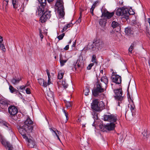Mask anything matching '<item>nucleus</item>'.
<instances>
[{
  "label": "nucleus",
  "instance_id": "nucleus-1",
  "mask_svg": "<svg viewBox=\"0 0 150 150\" xmlns=\"http://www.w3.org/2000/svg\"><path fill=\"white\" fill-rule=\"evenodd\" d=\"M33 124V121L30 118H28L24 122L23 125L19 129V132L23 138L27 139L28 137L26 135L32 132Z\"/></svg>",
  "mask_w": 150,
  "mask_h": 150
},
{
  "label": "nucleus",
  "instance_id": "nucleus-2",
  "mask_svg": "<svg viewBox=\"0 0 150 150\" xmlns=\"http://www.w3.org/2000/svg\"><path fill=\"white\" fill-rule=\"evenodd\" d=\"M106 88V84L103 85L102 83L98 82L96 87L92 90L93 95L95 96H97L100 93L103 92Z\"/></svg>",
  "mask_w": 150,
  "mask_h": 150
},
{
  "label": "nucleus",
  "instance_id": "nucleus-3",
  "mask_svg": "<svg viewBox=\"0 0 150 150\" xmlns=\"http://www.w3.org/2000/svg\"><path fill=\"white\" fill-rule=\"evenodd\" d=\"M93 45H92L91 49L95 51H97L100 50L104 46V43L102 41L98 39L93 42Z\"/></svg>",
  "mask_w": 150,
  "mask_h": 150
},
{
  "label": "nucleus",
  "instance_id": "nucleus-4",
  "mask_svg": "<svg viewBox=\"0 0 150 150\" xmlns=\"http://www.w3.org/2000/svg\"><path fill=\"white\" fill-rule=\"evenodd\" d=\"M129 13L128 9L124 7L118 8L116 10V14L119 16H121L123 18H126L129 15Z\"/></svg>",
  "mask_w": 150,
  "mask_h": 150
},
{
  "label": "nucleus",
  "instance_id": "nucleus-5",
  "mask_svg": "<svg viewBox=\"0 0 150 150\" xmlns=\"http://www.w3.org/2000/svg\"><path fill=\"white\" fill-rule=\"evenodd\" d=\"M102 107V103L99 102L97 99L94 100L91 104L92 109L96 111H99L101 110Z\"/></svg>",
  "mask_w": 150,
  "mask_h": 150
},
{
  "label": "nucleus",
  "instance_id": "nucleus-6",
  "mask_svg": "<svg viewBox=\"0 0 150 150\" xmlns=\"http://www.w3.org/2000/svg\"><path fill=\"white\" fill-rule=\"evenodd\" d=\"M103 117L104 120L109 122L110 123H115L116 122L117 120V116L116 115H104Z\"/></svg>",
  "mask_w": 150,
  "mask_h": 150
},
{
  "label": "nucleus",
  "instance_id": "nucleus-7",
  "mask_svg": "<svg viewBox=\"0 0 150 150\" xmlns=\"http://www.w3.org/2000/svg\"><path fill=\"white\" fill-rule=\"evenodd\" d=\"M115 94V99L121 101L123 99L122 95V90L121 89H117L114 90Z\"/></svg>",
  "mask_w": 150,
  "mask_h": 150
},
{
  "label": "nucleus",
  "instance_id": "nucleus-8",
  "mask_svg": "<svg viewBox=\"0 0 150 150\" xmlns=\"http://www.w3.org/2000/svg\"><path fill=\"white\" fill-rule=\"evenodd\" d=\"M114 12H109L107 11H105L102 13V16L106 19H110L114 15Z\"/></svg>",
  "mask_w": 150,
  "mask_h": 150
},
{
  "label": "nucleus",
  "instance_id": "nucleus-9",
  "mask_svg": "<svg viewBox=\"0 0 150 150\" xmlns=\"http://www.w3.org/2000/svg\"><path fill=\"white\" fill-rule=\"evenodd\" d=\"M46 98L50 103L54 102L53 93L50 90L47 91Z\"/></svg>",
  "mask_w": 150,
  "mask_h": 150
},
{
  "label": "nucleus",
  "instance_id": "nucleus-10",
  "mask_svg": "<svg viewBox=\"0 0 150 150\" xmlns=\"http://www.w3.org/2000/svg\"><path fill=\"white\" fill-rule=\"evenodd\" d=\"M8 111L10 115H14L17 113L18 110L15 106L11 105L9 107Z\"/></svg>",
  "mask_w": 150,
  "mask_h": 150
},
{
  "label": "nucleus",
  "instance_id": "nucleus-11",
  "mask_svg": "<svg viewBox=\"0 0 150 150\" xmlns=\"http://www.w3.org/2000/svg\"><path fill=\"white\" fill-rule=\"evenodd\" d=\"M0 141L3 146H7L8 150H12L13 147L8 142H6L4 138L2 137H1Z\"/></svg>",
  "mask_w": 150,
  "mask_h": 150
},
{
  "label": "nucleus",
  "instance_id": "nucleus-12",
  "mask_svg": "<svg viewBox=\"0 0 150 150\" xmlns=\"http://www.w3.org/2000/svg\"><path fill=\"white\" fill-rule=\"evenodd\" d=\"M111 79L112 81L117 84H119L121 82V77L117 75H113Z\"/></svg>",
  "mask_w": 150,
  "mask_h": 150
},
{
  "label": "nucleus",
  "instance_id": "nucleus-13",
  "mask_svg": "<svg viewBox=\"0 0 150 150\" xmlns=\"http://www.w3.org/2000/svg\"><path fill=\"white\" fill-rule=\"evenodd\" d=\"M129 100L130 101V104L128 105V107L130 108L132 112V115H130L129 117L131 118H132V117L134 116L135 115L134 109L135 106L133 104V100H131V98H130V100Z\"/></svg>",
  "mask_w": 150,
  "mask_h": 150
},
{
  "label": "nucleus",
  "instance_id": "nucleus-14",
  "mask_svg": "<svg viewBox=\"0 0 150 150\" xmlns=\"http://www.w3.org/2000/svg\"><path fill=\"white\" fill-rule=\"evenodd\" d=\"M74 67L76 69V66H77L78 68H82L83 66V62L82 60L78 59L76 63L73 64Z\"/></svg>",
  "mask_w": 150,
  "mask_h": 150
},
{
  "label": "nucleus",
  "instance_id": "nucleus-15",
  "mask_svg": "<svg viewBox=\"0 0 150 150\" xmlns=\"http://www.w3.org/2000/svg\"><path fill=\"white\" fill-rule=\"evenodd\" d=\"M115 123L110 122L108 123L104 126V128L109 131L113 130L115 128Z\"/></svg>",
  "mask_w": 150,
  "mask_h": 150
},
{
  "label": "nucleus",
  "instance_id": "nucleus-16",
  "mask_svg": "<svg viewBox=\"0 0 150 150\" xmlns=\"http://www.w3.org/2000/svg\"><path fill=\"white\" fill-rule=\"evenodd\" d=\"M48 11L47 9L46 6L43 7L42 6H40L38 9V14L41 15L45 12V11Z\"/></svg>",
  "mask_w": 150,
  "mask_h": 150
},
{
  "label": "nucleus",
  "instance_id": "nucleus-17",
  "mask_svg": "<svg viewBox=\"0 0 150 150\" xmlns=\"http://www.w3.org/2000/svg\"><path fill=\"white\" fill-rule=\"evenodd\" d=\"M58 11L59 15L62 18L64 17L65 13L64 11V7L62 5H61L60 7H59Z\"/></svg>",
  "mask_w": 150,
  "mask_h": 150
},
{
  "label": "nucleus",
  "instance_id": "nucleus-18",
  "mask_svg": "<svg viewBox=\"0 0 150 150\" xmlns=\"http://www.w3.org/2000/svg\"><path fill=\"white\" fill-rule=\"evenodd\" d=\"M38 82L40 86L44 87H46L47 86V84L44 79H38Z\"/></svg>",
  "mask_w": 150,
  "mask_h": 150
},
{
  "label": "nucleus",
  "instance_id": "nucleus-19",
  "mask_svg": "<svg viewBox=\"0 0 150 150\" xmlns=\"http://www.w3.org/2000/svg\"><path fill=\"white\" fill-rule=\"evenodd\" d=\"M50 11H45V12H44L42 16H44L43 17L44 18H45L47 20L49 19L51 16V14L50 13Z\"/></svg>",
  "mask_w": 150,
  "mask_h": 150
},
{
  "label": "nucleus",
  "instance_id": "nucleus-20",
  "mask_svg": "<svg viewBox=\"0 0 150 150\" xmlns=\"http://www.w3.org/2000/svg\"><path fill=\"white\" fill-rule=\"evenodd\" d=\"M28 145L30 148H34L35 145V142L31 139H29L28 140Z\"/></svg>",
  "mask_w": 150,
  "mask_h": 150
},
{
  "label": "nucleus",
  "instance_id": "nucleus-21",
  "mask_svg": "<svg viewBox=\"0 0 150 150\" xmlns=\"http://www.w3.org/2000/svg\"><path fill=\"white\" fill-rule=\"evenodd\" d=\"M12 4H13V8L15 9L17 8L19 6L18 4V0H12Z\"/></svg>",
  "mask_w": 150,
  "mask_h": 150
},
{
  "label": "nucleus",
  "instance_id": "nucleus-22",
  "mask_svg": "<svg viewBox=\"0 0 150 150\" xmlns=\"http://www.w3.org/2000/svg\"><path fill=\"white\" fill-rule=\"evenodd\" d=\"M107 22L106 20L104 18L99 20V23L100 25L102 27H104Z\"/></svg>",
  "mask_w": 150,
  "mask_h": 150
},
{
  "label": "nucleus",
  "instance_id": "nucleus-23",
  "mask_svg": "<svg viewBox=\"0 0 150 150\" xmlns=\"http://www.w3.org/2000/svg\"><path fill=\"white\" fill-rule=\"evenodd\" d=\"M125 32L126 35H130L133 34V31L132 29H125Z\"/></svg>",
  "mask_w": 150,
  "mask_h": 150
},
{
  "label": "nucleus",
  "instance_id": "nucleus-24",
  "mask_svg": "<svg viewBox=\"0 0 150 150\" xmlns=\"http://www.w3.org/2000/svg\"><path fill=\"white\" fill-rule=\"evenodd\" d=\"M112 27L113 28L119 27L120 28L121 27L120 25L118 22L115 21H113L111 24Z\"/></svg>",
  "mask_w": 150,
  "mask_h": 150
},
{
  "label": "nucleus",
  "instance_id": "nucleus-25",
  "mask_svg": "<svg viewBox=\"0 0 150 150\" xmlns=\"http://www.w3.org/2000/svg\"><path fill=\"white\" fill-rule=\"evenodd\" d=\"M101 81L103 83V85L106 84V87H107V84L108 83V79L106 77L103 76L102 77L101 79Z\"/></svg>",
  "mask_w": 150,
  "mask_h": 150
},
{
  "label": "nucleus",
  "instance_id": "nucleus-26",
  "mask_svg": "<svg viewBox=\"0 0 150 150\" xmlns=\"http://www.w3.org/2000/svg\"><path fill=\"white\" fill-rule=\"evenodd\" d=\"M67 59L64 60L62 57H60V66H63L64 65L65 63L67 62Z\"/></svg>",
  "mask_w": 150,
  "mask_h": 150
},
{
  "label": "nucleus",
  "instance_id": "nucleus-27",
  "mask_svg": "<svg viewBox=\"0 0 150 150\" xmlns=\"http://www.w3.org/2000/svg\"><path fill=\"white\" fill-rule=\"evenodd\" d=\"M8 104V102L4 99H1L0 100V105H7Z\"/></svg>",
  "mask_w": 150,
  "mask_h": 150
},
{
  "label": "nucleus",
  "instance_id": "nucleus-28",
  "mask_svg": "<svg viewBox=\"0 0 150 150\" xmlns=\"http://www.w3.org/2000/svg\"><path fill=\"white\" fill-rule=\"evenodd\" d=\"M8 0H5L3 1V7L5 8L6 9L7 8L8 6Z\"/></svg>",
  "mask_w": 150,
  "mask_h": 150
},
{
  "label": "nucleus",
  "instance_id": "nucleus-29",
  "mask_svg": "<svg viewBox=\"0 0 150 150\" xmlns=\"http://www.w3.org/2000/svg\"><path fill=\"white\" fill-rule=\"evenodd\" d=\"M40 4V6H42L43 7L46 6V0H38Z\"/></svg>",
  "mask_w": 150,
  "mask_h": 150
},
{
  "label": "nucleus",
  "instance_id": "nucleus-30",
  "mask_svg": "<svg viewBox=\"0 0 150 150\" xmlns=\"http://www.w3.org/2000/svg\"><path fill=\"white\" fill-rule=\"evenodd\" d=\"M9 89L11 93H17L18 91L14 88L12 86H9Z\"/></svg>",
  "mask_w": 150,
  "mask_h": 150
},
{
  "label": "nucleus",
  "instance_id": "nucleus-31",
  "mask_svg": "<svg viewBox=\"0 0 150 150\" xmlns=\"http://www.w3.org/2000/svg\"><path fill=\"white\" fill-rule=\"evenodd\" d=\"M64 74V72H62L61 71H59L58 74V78L59 79H61L63 78V75Z\"/></svg>",
  "mask_w": 150,
  "mask_h": 150
},
{
  "label": "nucleus",
  "instance_id": "nucleus-32",
  "mask_svg": "<svg viewBox=\"0 0 150 150\" xmlns=\"http://www.w3.org/2000/svg\"><path fill=\"white\" fill-rule=\"evenodd\" d=\"M89 92V89L87 87H85L84 90V93L86 96H87Z\"/></svg>",
  "mask_w": 150,
  "mask_h": 150
},
{
  "label": "nucleus",
  "instance_id": "nucleus-33",
  "mask_svg": "<svg viewBox=\"0 0 150 150\" xmlns=\"http://www.w3.org/2000/svg\"><path fill=\"white\" fill-rule=\"evenodd\" d=\"M91 61L93 62V63H97V60L96 59V57L95 55H93L92 56V58L91 60Z\"/></svg>",
  "mask_w": 150,
  "mask_h": 150
},
{
  "label": "nucleus",
  "instance_id": "nucleus-34",
  "mask_svg": "<svg viewBox=\"0 0 150 150\" xmlns=\"http://www.w3.org/2000/svg\"><path fill=\"white\" fill-rule=\"evenodd\" d=\"M44 29H40L39 30V35L40 37L41 38V40H42V39L43 38L44 36L43 35V32H42V30Z\"/></svg>",
  "mask_w": 150,
  "mask_h": 150
},
{
  "label": "nucleus",
  "instance_id": "nucleus-35",
  "mask_svg": "<svg viewBox=\"0 0 150 150\" xmlns=\"http://www.w3.org/2000/svg\"><path fill=\"white\" fill-rule=\"evenodd\" d=\"M20 80V79H16L14 78L11 80V82L14 84H16L18 83Z\"/></svg>",
  "mask_w": 150,
  "mask_h": 150
},
{
  "label": "nucleus",
  "instance_id": "nucleus-36",
  "mask_svg": "<svg viewBox=\"0 0 150 150\" xmlns=\"http://www.w3.org/2000/svg\"><path fill=\"white\" fill-rule=\"evenodd\" d=\"M44 16H42L40 18V21L42 23H44L46 22L47 21V19H46L45 18H44L43 17Z\"/></svg>",
  "mask_w": 150,
  "mask_h": 150
},
{
  "label": "nucleus",
  "instance_id": "nucleus-37",
  "mask_svg": "<svg viewBox=\"0 0 150 150\" xmlns=\"http://www.w3.org/2000/svg\"><path fill=\"white\" fill-rule=\"evenodd\" d=\"M0 47L1 49L3 51L5 52L6 49L5 48L4 45L2 43H0Z\"/></svg>",
  "mask_w": 150,
  "mask_h": 150
},
{
  "label": "nucleus",
  "instance_id": "nucleus-38",
  "mask_svg": "<svg viewBox=\"0 0 150 150\" xmlns=\"http://www.w3.org/2000/svg\"><path fill=\"white\" fill-rule=\"evenodd\" d=\"M73 25L72 23H70L67 24V25H65V26H64L63 28H68L72 27Z\"/></svg>",
  "mask_w": 150,
  "mask_h": 150
},
{
  "label": "nucleus",
  "instance_id": "nucleus-39",
  "mask_svg": "<svg viewBox=\"0 0 150 150\" xmlns=\"http://www.w3.org/2000/svg\"><path fill=\"white\" fill-rule=\"evenodd\" d=\"M134 43L132 44L129 49V51L132 53V51L134 47Z\"/></svg>",
  "mask_w": 150,
  "mask_h": 150
},
{
  "label": "nucleus",
  "instance_id": "nucleus-40",
  "mask_svg": "<svg viewBox=\"0 0 150 150\" xmlns=\"http://www.w3.org/2000/svg\"><path fill=\"white\" fill-rule=\"evenodd\" d=\"M64 33H63L62 34L58 36L57 37V38L59 40H61L63 39V37L64 36Z\"/></svg>",
  "mask_w": 150,
  "mask_h": 150
},
{
  "label": "nucleus",
  "instance_id": "nucleus-41",
  "mask_svg": "<svg viewBox=\"0 0 150 150\" xmlns=\"http://www.w3.org/2000/svg\"><path fill=\"white\" fill-rule=\"evenodd\" d=\"M62 85L64 88H67L68 86L67 84L64 81L62 82Z\"/></svg>",
  "mask_w": 150,
  "mask_h": 150
},
{
  "label": "nucleus",
  "instance_id": "nucleus-42",
  "mask_svg": "<svg viewBox=\"0 0 150 150\" xmlns=\"http://www.w3.org/2000/svg\"><path fill=\"white\" fill-rule=\"evenodd\" d=\"M64 26H65V25L63 23H60L58 25L59 28H63Z\"/></svg>",
  "mask_w": 150,
  "mask_h": 150
},
{
  "label": "nucleus",
  "instance_id": "nucleus-43",
  "mask_svg": "<svg viewBox=\"0 0 150 150\" xmlns=\"http://www.w3.org/2000/svg\"><path fill=\"white\" fill-rule=\"evenodd\" d=\"M142 134L144 137H145L146 138H147L148 135L146 130H144Z\"/></svg>",
  "mask_w": 150,
  "mask_h": 150
},
{
  "label": "nucleus",
  "instance_id": "nucleus-44",
  "mask_svg": "<svg viewBox=\"0 0 150 150\" xmlns=\"http://www.w3.org/2000/svg\"><path fill=\"white\" fill-rule=\"evenodd\" d=\"M94 65V63H91L87 67V69L88 70H90L91 69V67Z\"/></svg>",
  "mask_w": 150,
  "mask_h": 150
},
{
  "label": "nucleus",
  "instance_id": "nucleus-45",
  "mask_svg": "<svg viewBox=\"0 0 150 150\" xmlns=\"http://www.w3.org/2000/svg\"><path fill=\"white\" fill-rule=\"evenodd\" d=\"M50 130L54 132V134H55L56 135L57 137L58 138V139H59L60 141V139L59 138V136L57 135V134L56 132V131L53 130V129H52V128H50Z\"/></svg>",
  "mask_w": 150,
  "mask_h": 150
},
{
  "label": "nucleus",
  "instance_id": "nucleus-46",
  "mask_svg": "<svg viewBox=\"0 0 150 150\" xmlns=\"http://www.w3.org/2000/svg\"><path fill=\"white\" fill-rule=\"evenodd\" d=\"M66 106L67 108L70 107L71 106V103L69 102H67L66 103Z\"/></svg>",
  "mask_w": 150,
  "mask_h": 150
},
{
  "label": "nucleus",
  "instance_id": "nucleus-47",
  "mask_svg": "<svg viewBox=\"0 0 150 150\" xmlns=\"http://www.w3.org/2000/svg\"><path fill=\"white\" fill-rule=\"evenodd\" d=\"M26 92L27 94H30L31 92L30 91V89L29 88H27L26 89Z\"/></svg>",
  "mask_w": 150,
  "mask_h": 150
},
{
  "label": "nucleus",
  "instance_id": "nucleus-48",
  "mask_svg": "<svg viewBox=\"0 0 150 150\" xmlns=\"http://www.w3.org/2000/svg\"><path fill=\"white\" fill-rule=\"evenodd\" d=\"M94 8H94V7H92L90 9V12L93 16V15H94L93 10H94Z\"/></svg>",
  "mask_w": 150,
  "mask_h": 150
},
{
  "label": "nucleus",
  "instance_id": "nucleus-49",
  "mask_svg": "<svg viewBox=\"0 0 150 150\" xmlns=\"http://www.w3.org/2000/svg\"><path fill=\"white\" fill-rule=\"evenodd\" d=\"M82 120H83V117L82 116L80 117H78V122H80Z\"/></svg>",
  "mask_w": 150,
  "mask_h": 150
},
{
  "label": "nucleus",
  "instance_id": "nucleus-50",
  "mask_svg": "<svg viewBox=\"0 0 150 150\" xmlns=\"http://www.w3.org/2000/svg\"><path fill=\"white\" fill-rule=\"evenodd\" d=\"M81 15H80V16L79 17V18H78V19L76 21V22L78 23H80L81 21Z\"/></svg>",
  "mask_w": 150,
  "mask_h": 150
},
{
  "label": "nucleus",
  "instance_id": "nucleus-51",
  "mask_svg": "<svg viewBox=\"0 0 150 150\" xmlns=\"http://www.w3.org/2000/svg\"><path fill=\"white\" fill-rule=\"evenodd\" d=\"M47 30L45 29V30H42V32H43V33L44 34H45L46 35H47Z\"/></svg>",
  "mask_w": 150,
  "mask_h": 150
},
{
  "label": "nucleus",
  "instance_id": "nucleus-52",
  "mask_svg": "<svg viewBox=\"0 0 150 150\" xmlns=\"http://www.w3.org/2000/svg\"><path fill=\"white\" fill-rule=\"evenodd\" d=\"M3 125L4 126H6V127H8V125L7 123H6V122H3Z\"/></svg>",
  "mask_w": 150,
  "mask_h": 150
},
{
  "label": "nucleus",
  "instance_id": "nucleus-53",
  "mask_svg": "<svg viewBox=\"0 0 150 150\" xmlns=\"http://www.w3.org/2000/svg\"><path fill=\"white\" fill-rule=\"evenodd\" d=\"M69 49V45H67L64 48V49L66 50H68Z\"/></svg>",
  "mask_w": 150,
  "mask_h": 150
},
{
  "label": "nucleus",
  "instance_id": "nucleus-54",
  "mask_svg": "<svg viewBox=\"0 0 150 150\" xmlns=\"http://www.w3.org/2000/svg\"><path fill=\"white\" fill-rule=\"evenodd\" d=\"M26 87V86L23 85L22 86H21L20 87V88L22 90V89H25Z\"/></svg>",
  "mask_w": 150,
  "mask_h": 150
},
{
  "label": "nucleus",
  "instance_id": "nucleus-55",
  "mask_svg": "<svg viewBox=\"0 0 150 150\" xmlns=\"http://www.w3.org/2000/svg\"><path fill=\"white\" fill-rule=\"evenodd\" d=\"M65 116L66 117V122H67V121L68 119V114L67 113H65Z\"/></svg>",
  "mask_w": 150,
  "mask_h": 150
},
{
  "label": "nucleus",
  "instance_id": "nucleus-56",
  "mask_svg": "<svg viewBox=\"0 0 150 150\" xmlns=\"http://www.w3.org/2000/svg\"><path fill=\"white\" fill-rule=\"evenodd\" d=\"M3 41V39L2 37L0 36V43H1Z\"/></svg>",
  "mask_w": 150,
  "mask_h": 150
},
{
  "label": "nucleus",
  "instance_id": "nucleus-57",
  "mask_svg": "<svg viewBox=\"0 0 150 150\" xmlns=\"http://www.w3.org/2000/svg\"><path fill=\"white\" fill-rule=\"evenodd\" d=\"M76 44V41L75 40V42H74L73 44L72 45V47H75V46Z\"/></svg>",
  "mask_w": 150,
  "mask_h": 150
},
{
  "label": "nucleus",
  "instance_id": "nucleus-58",
  "mask_svg": "<svg viewBox=\"0 0 150 150\" xmlns=\"http://www.w3.org/2000/svg\"><path fill=\"white\" fill-rule=\"evenodd\" d=\"M97 4V3L96 2H95V3H94L93 4V5L92 6V7H94V8H95V6H96V5Z\"/></svg>",
  "mask_w": 150,
  "mask_h": 150
},
{
  "label": "nucleus",
  "instance_id": "nucleus-59",
  "mask_svg": "<svg viewBox=\"0 0 150 150\" xmlns=\"http://www.w3.org/2000/svg\"><path fill=\"white\" fill-rule=\"evenodd\" d=\"M47 76H48V80H51V79H50L51 78V76H50V74H49V75H48Z\"/></svg>",
  "mask_w": 150,
  "mask_h": 150
},
{
  "label": "nucleus",
  "instance_id": "nucleus-60",
  "mask_svg": "<svg viewBox=\"0 0 150 150\" xmlns=\"http://www.w3.org/2000/svg\"><path fill=\"white\" fill-rule=\"evenodd\" d=\"M147 21L149 23L150 25V18H148L147 19Z\"/></svg>",
  "mask_w": 150,
  "mask_h": 150
},
{
  "label": "nucleus",
  "instance_id": "nucleus-61",
  "mask_svg": "<svg viewBox=\"0 0 150 150\" xmlns=\"http://www.w3.org/2000/svg\"><path fill=\"white\" fill-rule=\"evenodd\" d=\"M147 21L149 23L150 25V18H148L147 19Z\"/></svg>",
  "mask_w": 150,
  "mask_h": 150
},
{
  "label": "nucleus",
  "instance_id": "nucleus-62",
  "mask_svg": "<svg viewBox=\"0 0 150 150\" xmlns=\"http://www.w3.org/2000/svg\"><path fill=\"white\" fill-rule=\"evenodd\" d=\"M46 72L47 75L50 74V72L48 69L46 70Z\"/></svg>",
  "mask_w": 150,
  "mask_h": 150
},
{
  "label": "nucleus",
  "instance_id": "nucleus-63",
  "mask_svg": "<svg viewBox=\"0 0 150 150\" xmlns=\"http://www.w3.org/2000/svg\"><path fill=\"white\" fill-rule=\"evenodd\" d=\"M50 81V80H48V83H47V85H49L50 83H51V82Z\"/></svg>",
  "mask_w": 150,
  "mask_h": 150
},
{
  "label": "nucleus",
  "instance_id": "nucleus-64",
  "mask_svg": "<svg viewBox=\"0 0 150 150\" xmlns=\"http://www.w3.org/2000/svg\"><path fill=\"white\" fill-rule=\"evenodd\" d=\"M47 0L48 2L49 3H50L52 2L54 0Z\"/></svg>",
  "mask_w": 150,
  "mask_h": 150
}]
</instances>
